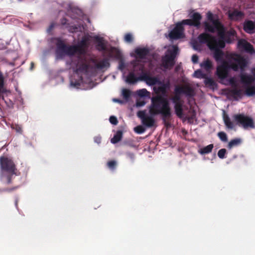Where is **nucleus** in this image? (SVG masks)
Masks as SVG:
<instances>
[{"label": "nucleus", "instance_id": "obj_1", "mask_svg": "<svg viewBox=\"0 0 255 255\" xmlns=\"http://www.w3.org/2000/svg\"><path fill=\"white\" fill-rule=\"evenodd\" d=\"M207 18L209 21L203 22L205 32L199 35L197 38L200 43L211 42L218 44L221 48L225 47V29L224 25L220 19L215 16L211 11L207 13Z\"/></svg>", "mask_w": 255, "mask_h": 255}, {"label": "nucleus", "instance_id": "obj_2", "mask_svg": "<svg viewBox=\"0 0 255 255\" xmlns=\"http://www.w3.org/2000/svg\"><path fill=\"white\" fill-rule=\"evenodd\" d=\"M151 115H161L164 123L171 117V111L169 101L167 98L161 95L152 97L149 109Z\"/></svg>", "mask_w": 255, "mask_h": 255}, {"label": "nucleus", "instance_id": "obj_3", "mask_svg": "<svg viewBox=\"0 0 255 255\" xmlns=\"http://www.w3.org/2000/svg\"><path fill=\"white\" fill-rule=\"evenodd\" d=\"M190 18L176 23L174 28L169 33V36L171 39H178L184 37V25L194 26L197 28L200 27L202 18L200 13L195 12L190 14Z\"/></svg>", "mask_w": 255, "mask_h": 255}, {"label": "nucleus", "instance_id": "obj_4", "mask_svg": "<svg viewBox=\"0 0 255 255\" xmlns=\"http://www.w3.org/2000/svg\"><path fill=\"white\" fill-rule=\"evenodd\" d=\"M0 167L3 171H5L8 174L5 176L7 184L11 183L13 175H17V170L13 160L6 156L0 157Z\"/></svg>", "mask_w": 255, "mask_h": 255}, {"label": "nucleus", "instance_id": "obj_5", "mask_svg": "<svg viewBox=\"0 0 255 255\" xmlns=\"http://www.w3.org/2000/svg\"><path fill=\"white\" fill-rule=\"evenodd\" d=\"M53 40L55 41V54L57 58H62L65 55L73 56L75 54L74 50L75 47L66 44L60 37L54 38Z\"/></svg>", "mask_w": 255, "mask_h": 255}, {"label": "nucleus", "instance_id": "obj_6", "mask_svg": "<svg viewBox=\"0 0 255 255\" xmlns=\"http://www.w3.org/2000/svg\"><path fill=\"white\" fill-rule=\"evenodd\" d=\"M229 67L234 71L240 70L242 72L245 70L248 65L247 58L240 54L232 53L229 56Z\"/></svg>", "mask_w": 255, "mask_h": 255}, {"label": "nucleus", "instance_id": "obj_7", "mask_svg": "<svg viewBox=\"0 0 255 255\" xmlns=\"http://www.w3.org/2000/svg\"><path fill=\"white\" fill-rule=\"evenodd\" d=\"M235 121L240 126H242L244 128H254L255 123L253 119L243 114L235 115L233 116Z\"/></svg>", "mask_w": 255, "mask_h": 255}, {"label": "nucleus", "instance_id": "obj_8", "mask_svg": "<svg viewBox=\"0 0 255 255\" xmlns=\"http://www.w3.org/2000/svg\"><path fill=\"white\" fill-rule=\"evenodd\" d=\"M178 51V48L176 46H173V49L169 51V54H166L162 58V65L165 69H170L175 65V58Z\"/></svg>", "mask_w": 255, "mask_h": 255}, {"label": "nucleus", "instance_id": "obj_9", "mask_svg": "<svg viewBox=\"0 0 255 255\" xmlns=\"http://www.w3.org/2000/svg\"><path fill=\"white\" fill-rule=\"evenodd\" d=\"M208 47L211 51H214L213 57L216 61H222L223 60L224 53L222 51L221 47L218 44L213 43L211 42H206Z\"/></svg>", "mask_w": 255, "mask_h": 255}, {"label": "nucleus", "instance_id": "obj_10", "mask_svg": "<svg viewBox=\"0 0 255 255\" xmlns=\"http://www.w3.org/2000/svg\"><path fill=\"white\" fill-rule=\"evenodd\" d=\"M237 47L240 51H245L250 54L255 53V50L253 46L244 39L239 40Z\"/></svg>", "mask_w": 255, "mask_h": 255}, {"label": "nucleus", "instance_id": "obj_11", "mask_svg": "<svg viewBox=\"0 0 255 255\" xmlns=\"http://www.w3.org/2000/svg\"><path fill=\"white\" fill-rule=\"evenodd\" d=\"M178 93L184 94L187 98H190L194 96L195 91L194 89L189 85L183 86H177Z\"/></svg>", "mask_w": 255, "mask_h": 255}, {"label": "nucleus", "instance_id": "obj_12", "mask_svg": "<svg viewBox=\"0 0 255 255\" xmlns=\"http://www.w3.org/2000/svg\"><path fill=\"white\" fill-rule=\"evenodd\" d=\"M89 38L86 36L83 37L79 44L77 45H73L75 47L74 49L75 54H83L85 53V49L88 47Z\"/></svg>", "mask_w": 255, "mask_h": 255}, {"label": "nucleus", "instance_id": "obj_13", "mask_svg": "<svg viewBox=\"0 0 255 255\" xmlns=\"http://www.w3.org/2000/svg\"><path fill=\"white\" fill-rule=\"evenodd\" d=\"M76 72L87 74L90 68V65L86 58H82L77 64Z\"/></svg>", "mask_w": 255, "mask_h": 255}, {"label": "nucleus", "instance_id": "obj_14", "mask_svg": "<svg viewBox=\"0 0 255 255\" xmlns=\"http://www.w3.org/2000/svg\"><path fill=\"white\" fill-rule=\"evenodd\" d=\"M230 68L229 64L224 62L222 64L218 66L217 68V74L219 78L225 79L228 75V70Z\"/></svg>", "mask_w": 255, "mask_h": 255}, {"label": "nucleus", "instance_id": "obj_15", "mask_svg": "<svg viewBox=\"0 0 255 255\" xmlns=\"http://www.w3.org/2000/svg\"><path fill=\"white\" fill-rule=\"evenodd\" d=\"M141 81H145L147 84L150 86L155 85L160 83L159 79L155 77H151L147 74L144 73L140 76Z\"/></svg>", "mask_w": 255, "mask_h": 255}, {"label": "nucleus", "instance_id": "obj_16", "mask_svg": "<svg viewBox=\"0 0 255 255\" xmlns=\"http://www.w3.org/2000/svg\"><path fill=\"white\" fill-rule=\"evenodd\" d=\"M96 44V48L99 51L106 50V44L103 37L96 36L94 38Z\"/></svg>", "mask_w": 255, "mask_h": 255}, {"label": "nucleus", "instance_id": "obj_17", "mask_svg": "<svg viewBox=\"0 0 255 255\" xmlns=\"http://www.w3.org/2000/svg\"><path fill=\"white\" fill-rule=\"evenodd\" d=\"M244 30L247 33L253 34L255 32V21L250 20H246L244 23Z\"/></svg>", "mask_w": 255, "mask_h": 255}, {"label": "nucleus", "instance_id": "obj_18", "mask_svg": "<svg viewBox=\"0 0 255 255\" xmlns=\"http://www.w3.org/2000/svg\"><path fill=\"white\" fill-rule=\"evenodd\" d=\"M91 61L95 63V68L98 70H102L105 68H108L110 66L109 59L104 58L99 62H96V60L91 59Z\"/></svg>", "mask_w": 255, "mask_h": 255}, {"label": "nucleus", "instance_id": "obj_19", "mask_svg": "<svg viewBox=\"0 0 255 255\" xmlns=\"http://www.w3.org/2000/svg\"><path fill=\"white\" fill-rule=\"evenodd\" d=\"M136 71V66L134 65L133 67V71L129 73L126 78V82L129 84H134L138 81H141L140 76L139 77H136L134 72Z\"/></svg>", "mask_w": 255, "mask_h": 255}, {"label": "nucleus", "instance_id": "obj_20", "mask_svg": "<svg viewBox=\"0 0 255 255\" xmlns=\"http://www.w3.org/2000/svg\"><path fill=\"white\" fill-rule=\"evenodd\" d=\"M244 13L242 11L235 9L229 13V18L233 20H239L243 18Z\"/></svg>", "mask_w": 255, "mask_h": 255}, {"label": "nucleus", "instance_id": "obj_21", "mask_svg": "<svg viewBox=\"0 0 255 255\" xmlns=\"http://www.w3.org/2000/svg\"><path fill=\"white\" fill-rule=\"evenodd\" d=\"M241 82L247 86L254 82L255 78L251 75L241 74L240 75Z\"/></svg>", "mask_w": 255, "mask_h": 255}, {"label": "nucleus", "instance_id": "obj_22", "mask_svg": "<svg viewBox=\"0 0 255 255\" xmlns=\"http://www.w3.org/2000/svg\"><path fill=\"white\" fill-rule=\"evenodd\" d=\"M149 52V50L146 48H138L135 50V53L137 57L142 59L145 58Z\"/></svg>", "mask_w": 255, "mask_h": 255}, {"label": "nucleus", "instance_id": "obj_23", "mask_svg": "<svg viewBox=\"0 0 255 255\" xmlns=\"http://www.w3.org/2000/svg\"><path fill=\"white\" fill-rule=\"evenodd\" d=\"M230 95L236 100L238 98H241L243 96V91L235 87L230 91Z\"/></svg>", "mask_w": 255, "mask_h": 255}, {"label": "nucleus", "instance_id": "obj_24", "mask_svg": "<svg viewBox=\"0 0 255 255\" xmlns=\"http://www.w3.org/2000/svg\"><path fill=\"white\" fill-rule=\"evenodd\" d=\"M142 123L145 127L151 128L154 126L155 120L152 117L147 116L142 118Z\"/></svg>", "mask_w": 255, "mask_h": 255}, {"label": "nucleus", "instance_id": "obj_25", "mask_svg": "<svg viewBox=\"0 0 255 255\" xmlns=\"http://www.w3.org/2000/svg\"><path fill=\"white\" fill-rule=\"evenodd\" d=\"M183 103H175L174 104L175 112L177 116L180 118L183 115Z\"/></svg>", "mask_w": 255, "mask_h": 255}, {"label": "nucleus", "instance_id": "obj_26", "mask_svg": "<svg viewBox=\"0 0 255 255\" xmlns=\"http://www.w3.org/2000/svg\"><path fill=\"white\" fill-rule=\"evenodd\" d=\"M242 143V140L239 138H236L231 140L228 145L227 148L229 149H231L235 147L238 146Z\"/></svg>", "mask_w": 255, "mask_h": 255}, {"label": "nucleus", "instance_id": "obj_27", "mask_svg": "<svg viewBox=\"0 0 255 255\" xmlns=\"http://www.w3.org/2000/svg\"><path fill=\"white\" fill-rule=\"evenodd\" d=\"M123 131L122 130H118L114 137L111 138V142L112 143L115 144L119 142L122 138Z\"/></svg>", "mask_w": 255, "mask_h": 255}, {"label": "nucleus", "instance_id": "obj_28", "mask_svg": "<svg viewBox=\"0 0 255 255\" xmlns=\"http://www.w3.org/2000/svg\"><path fill=\"white\" fill-rule=\"evenodd\" d=\"M214 147V145L213 144H210L206 146H205L202 148H200L198 152L202 155L208 154L210 153Z\"/></svg>", "mask_w": 255, "mask_h": 255}, {"label": "nucleus", "instance_id": "obj_29", "mask_svg": "<svg viewBox=\"0 0 255 255\" xmlns=\"http://www.w3.org/2000/svg\"><path fill=\"white\" fill-rule=\"evenodd\" d=\"M204 83L207 86L211 88L214 89L217 86L216 82L211 78L206 77L205 79Z\"/></svg>", "mask_w": 255, "mask_h": 255}, {"label": "nucleus", "instance_id": "obj_30", "mask_svg": "<svg viewBox=\"0 0 255 255\" xmlns=\"http://www.w3.org/2000/svg\"><path fill=\"white\" fill-rule=\"evenodd\" d=\"M111 52L115 58L118 60L122 59V55L120 51L116 47H112Z\"/></svg>", "mask_w": 255, "mask_h": 255}, {"label": "nucleus", "instance_id": "obj_31", "mask_svg": "<svg viewBox=\"0 0 255 255\" xmlns=\"http://www.w3.org/2000/svg\"><path fill=\"white\" fill-rule=\"evenodd\" d=\"M175 95L172 98V101L175 104V103H183V101L181 100L180 95L181 93H178L177 91V88L175 87Z\"/></svg>", "mask_w": 255, "mask_h": 255}, {"label": "nucleus", "instance_id": "obj_32", "mask_svg": "<svg viewBox=\"0 0 255 255\" xmlns=\"http://www.w3.org/2000/svg\"><path fill=\"white\" fill-rule=\"evenodd\" d=\"M200 65L201 67L204 68L206 71H209L212 68V63L209 59L203 61L201 63Z\"/></svg>", "mask_w": 255, "mask_h": 255}, {"label": "nucleus", "instance_id": "obj_33", "mask_svg": "<svg viewBox=\"0 0 255 255\" xmlns=\"http://www.w3.org/2000/svg\"><path fill=\"white\" fill-rule=\"evenodd\" d=\"M245 94L249 97L255 95V86H246Z\"/></svg>", "mask_w": 255, "mask_h": 255}, {"label": "nucleus", "instance_id": "obj_34", "mask_svg": "<svg viewBox=\"0 0 255 255\" xmlns=\"http://www.w3.org/2000/svg\"><path fill=\"white\" fill-rule=\"evenodd\" d=\"M4 92V78L2 73L0 71V98Z\"/></svg>", "mask_w": 255, "mask_h": 255}, {"label": "nucleus", "instance_id": "obj_35", "mask_svg": "<svg viewBox=\"0 0 255 255\" xmlns=\"http://www.w3.org/2000/svg\"><path fill=\"white\" fill-rule=\"evenodd\" d=\"M224 121L226 127L230 129H232L234 128V125L232 122H231L230 118L228 116L224 117Z\"/></svg>", "mask_w": 255, "mask_h": 255}, {"label": "nucleus", "instance_id": "obj_36", "mask_svg": "<svg viewBox=\"0 0 255 255\" xmlns=\"http://www.w3.org/2000/svg\"><path fill=\"white\" fill-rule=\"evenodd\" d=\"M107 165L110 170H114L117 166V162L114 160H110L107 162Z\"/></svg>", "mask_w": 255, "mask_h": 255}, {"label": "nucleus", "instance_id": "obj_37", "mask_svg": "<svg viewBox=\"0 0 255 255\" xmlns=\"http://www.w3.org/2000/svg\"><path fill=\"white\" fill-rule=\"evenodd\" d=\"M137 95L140 97H147L149 96L150 93L145 89H142L137 91Z\"/></svg>", "mask_w": 255, "mask_h": 255}, {"label": "nucleus", "instance_id": "obj_38", "mask_svg": "<svg viewBox=\"0 0 255 255\" xmlns=\"http://www.w3.org/2000/svg\"><path fill=\"white\" fill-rule=\"evenodd\" d=\"M218 136L220 140L223 142L228 141V137L227 134L224 131H220L218 133Z\"/></svg>", "mask_w": 255, "mask_h": 255}, {"label": "nucleus", "instance_id": "obj_39", "mask_svg": "<svg viewBox=\"0 0 255 255\" xmlns=\"http://www.w3.org/2000/svg\"><path fill=\"white\" fill-rule=\"evenodd\" d=\"M122 95L124 99L128 100L130 96L131 92L129 90L124 89L123 90Z\"/></svg>", "mask_w": 255, "mask_h": 255}, {"label": "nucleus", "instance_id": "obj_40", "mask_svg": "<svg viewBox=\"0 0 255 255\" xmlns=\"http://www.w3.org/2000/svg\"><path fill=\"white\" fill-rule=\"evenodd\" d=\"M11 128L16 131V132L21 134L22 133V128L20 125L18 124L12 125Z\"/></svg>", "mask_w": 255, "mask_h": 255}, {"label": "nucleus", "instance_id": "obj_41", "mask_svg": "<svg viewBox=\"0 0 255 255\" xmlns=\"http://www.w3.org/2000/svg\"><path fill=\"white\" fill-rule=\"evenodd\" d=\"M194 75L198 78H204L206 77L205 74L203 73L201 70H198L195 71Z\"/></svg>", "mask_w": 255, "mask_h": 255}, {"label": "nucleus", "instance_id": "obj_42", "mask_svg": "<svg viewBox=\"0 0 255 255\" xmlns=\"http://www.w3.org/2000/svg\"><path fill=\"white\" fill-rule=\"evenodd\" d=\"M227 150L225 148H222L218 151V156L220 158L223 159L225 158V154Z\"/></svg>", "mask_w": 255, "mask_h": 255}, {"label": "nucleus", "instance_id": "obj_43", "mask_svg": "<svg viewBox=\"0 0 255 255\" xmlns=\"http://www.w3.org/2000/svg\"><path fill=\"white\" fill-rule=\"evenodd\" d=\"M134 130L137 133L141 134L144 132L145 128L141 126H138L134 128Z\"/></svg>", "mask_w": 255, "mask_h": 255}, {"label": "nucleus", "instance_id": "obj_44", "mask_svg": "<svg viewBox=\"0 0 255 255\" xmlns=\"http://www.w3.org/2000/svg\"><path fill=\"white\" fill-rule=\"evenodd\" d=\"M158 85H160L161 87L164 88L166 91H167L170 87V82L169 81H167L166 83H164L160 81V83H158Z\"/></svg>", "mask_w": 255, "mask_h": 255}, {"label": "nucleus", "instance_id": "obj_45", "mask_svg": "<svg viewBox=\"0 0 255 255\" xmlns=\"http://www.w3.org/2000/svg\"><path fill=\"white\" fill-rule=\"evenodd\" d=\"M125 41L128 43H130L133 40V37L130 33H127L124 37Z\"/></svg>", "mask_w": 255, "mask_h": 255}, {"label": "nucleus", "instance_id": "obj_46", "mask_svg": "<svg viewBox=\"0 0 255 255\" xmlns=\"http://www.w3.org/2000/svg\"><path fill=\"white\" fill-rule=\"evenodd\" d=\"M157 92L160 93L161 94L162 96L164 97L166 95L167 91H166L164 88L161 87L160 85L157 88Z\"/></svg>", "mask_w": 255, "mask_h": 255}, {"label": "nucleus", "instance_id": "obj_47", "mask_svg": "<svg viewBox=\"0 0 255 255\" xmlns=\"http://www.w3.org/2000/svg\"><path fill=\"white\" fill-rule=\"evenodd\" d=\"M224 40L225 41V43H227L230 44L233 43L235 40V37L226 35Z\"/></svg>", "mask_w": 255, "mask_h": 255}, {"label": "nucleus", "instance_id": "obj_48", "mask_svg": "<svg viewBox=\"0 0 255 255\" xmlns=\"http://www.w3.org/2000/svg\"><path fill=\"white\" fill-rule=\"evenodd\" d=\"M236 35H237V32L235 31V30H234L233 29H230L226 33V35H227V36L236 37Z\"/></svg>", "mask_w": 255, "mask_h": 255}, {"label": "nucleus", "instance_id": "obj_49", "mask_svg": "<svg viewBox=\"0 0 255 255\" xmlns=\"http://www.w3.org/2000/svg\"><path fill=\"white\" fill-rule=\"evenodd\" d=\"M110 122L114 125H117L118 123V120L117 118L115 116H111L109 119Z\"/></svg>", "mask_w": 255, "mask_h": 255}, {"label": "nucleus", "instance_id": "obj_50", "mask_svg": "<svg viewBox=\"0 0 255 255\" xmlns=\"http://www.w3.org/2000/svg\"><path fill=\"white\" fill-rule=\"evenodd\" d=\"M192 46L194 49L198 50H200V45L197 41H194L192 43Z\"/></svg>", "mask_w": 255, "mask_h": 255}, {"label": "nucleus", "instance_id": "obj_51", "mask_svg": "<svg viewBox=\"0 0 255 255\" xmlns=\"http://www.w3.org/2000/svg\"><path fill=\"white\" fill-rule=\"evenodd\" d=\"M145 104V102L144 100H137L136 102V106L137 107L143 106Z\"/></svg>", "mask_w": 255, "mask_h": 255}, {"label": "nucleus", "instance_id": "obj_52", "mask_svg": "<svg viewBox=\"0 0 255 255\" xmlns=\"http://www.w3.org/2000/svg\"><path fill=\"white\" fill-rule=\"evenodd\" d=\"M68 20L65 18H63L61 19L60 23L63 26H66V27H68L69 24L67 23Z\"/></svg>", "mask_w": 255, "mask_h": 255}, {"label": "nucleus", "instance_id": "obj_53", "mask_svg": "<svg viewBox=\"0 0 255 255\" xmlns=\"http://www.w3.org/2000/svg\"><path fill=\"white\" fill-rule=\"evenodd\" d=\"M192 61L193 63H197L198 61V56L196 54H194L192 56Z\"/></svg>", "mask_w": 255, "mask_h": 255}, {"label": "nucleus", "instance_id": "obj_54", "mask_svg": "<svg viewBox=\"0 0 255 255\" xmlns=\"http://www.w3.org/2000/svg\"><path fill=\"white\" fill-rule=\"evenodd\" d=\"M137 115L141 119V120H142V118H143V117L147 116L145 115V112L144 111L138 112Z\"/></svg>", "mask_w": 255, "mask_h": 255}, {"label": "nucleus", "instance_id": "obj_55", "mask_svg": "<svg viewBox=\"0 0 255 255\" xmlns=\"http://www.w3.org/2000/svg\"><path fill=\"white\" fill-rule=\"evenodd\" d=\"M120 62H119V69L121 70H123L125 68V64H124V63L123 62V61L122 60V59L120 60Z\"/></svg>", "mask_w": 255, "mask_h": 255}, {"label": "nucleus", "instance_id": "obj_56", "mask_svg": "<svg viewBox=\"0 0 255 255\" xmlns=\"http://www.w3.org/2000/svg\"><path fill=\"white\" fill-rule=\"evenodd\" d=\"M94 141L98 144L101 143V137L100 136H95L94 137Z\"/></svg>", "mask_w": 255, "mask_h": 255}, {"label": "nucleus", "instance_id": "obj_57", "mask_svg": "<svg viewBox=\"0 0 255 255\" xmlns=\"http://www.w3.org/2000/svg\"><path fill=\"white\" fill-rule=\"evenodd\" d=\"M71 85L74 87H76L80 86V83L79 82H73V81H71Z\"/></svg>", "mask_w": 255, "mask_h": 255}, {"label": "nucleus", "instance_id": "obj_58", "mask_svg": "<svg viewBox=\"0 0 255 255\" xmlns=\"http://www.w3.org/2000/svg\"><path fill=\"white\" fill-rule=\"evenodd\" d=\"M78 28L75 26H72L70 27L69 31L72 32H74L77 31Z\"/></svg>", "mask_w": 255, "mask_h": 255}, {"label": "nucleus", "instance_id": "obj_59", "mask_svg": "<svg viewBox=\"0 0 255 255\" xmlns=\"http://www.w3.org/2000/svg\"><path fill=\"white\" fill-rule=\"evenodd\" d=\"M129 157H130L131 159H133L134 157V155L132 153H128V154Z\"/></svg>", "mask_w": 255, "mask_h": 255}, {"label": "nucleus", "instance_id": "obj_60", "mask_svg": "<svg viewBox=\"0 0 255 255\" xmlns=\"http://www.w3.org/2000/svg\"><path fill=\"white\" fill-rule=\"evenodd\" d=\"M138 70L139 71H140L141 72H143V66L142 65H140L138 67Z\"/></svg>", "mask_w": 255, "mask_h": 255}, {"label": "nucleus", "instance_id": "obj_61", "mask_svg": "<svg viewBox=\"0 0 255 255\" xmlns=\"http://www.w3.org/2000/svg\"><path fill=\"white\" fill-rule=\"evenodd\" d=\"M230 82L232 84V85L235 84V82L233 79H231ZM235 86H236V85H235Z\"/></svg>", "mask_w": 255, "mask_h": 255}, {"label": "nucleus", "instance_id": "obj_62", "mask_svg": "<svg viewBox=\"0 0 255 255\" xmlns=\"http://www.w3.org/2000/svg\"><path fill=\"white\" fill-rule=\"evenodd\" d=\"M114 101H116V102H118V103H123L122 101H121V100H119V99H114Z\"/></svg>", "mask_w": 255, "mask_h": 255}, {"label": "nucleus", "instance_id": "obj_63", "mask_svg": "<svg viewBox=\"0 0 255 255\" xmlns=\"http://www.w3.org/2000/svg\"><path fill=\"white\" fill-rule=\"evenodd\" d=\"M54 23H51V24H50V25L49 26V29H50H50H52L54 27Z\"/></svg>", "mask_w": 255, "mask_h": 255}, {"label": "nucleus", "instance_id": "obj_64", "mask_svg": "<svg viewBox=\"0 0 255 255\" xmlns=\"http://www.w3.org/2000/svg\"><path fill=\"white\" fill-rule=\"evenodd\" d=\"M252 73L253 74V75L255 77V69H254L253 70H252Z\"/></svg>", "mask_w": 255, "mask_h": 255}]
</instances>
